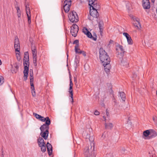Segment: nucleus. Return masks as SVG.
I'll return each instance as SVG.
<instances>
[{
	"mask_svg": "<svg viewBox=\"0 0 157 157\" xmlns=\"http://www.w3.org/2000/svg\"><path fill=\"white\" fill-rule=\"evenodd\" d=\"M66 54H67V59H68V51H67V52Z\"/></svg>",
	"mask_w": 157,
	"mask_h": 157,
	"instance_id": "obj_52",
	"label": "nucleus"
},
{
	"mask_svg": "<svg viewBox=\"0 0 157 157\" xmlns=\"http://www.w3.org/2000/svg\"><path fill=\"white\" fill-rule=\"evenodd\" d=\"M73 44H76L75 46V52H77V50H80L79 47V40H76L73 43Z\"/></svg>",
	"mask_w": 157,
	"mask_h": 157,
	"instance_id": "obj_23",
	"label": "nucleus"
},
{
	"mask_svg": "<svg viewBox=\"0 0 157 157\" xmlns=\"http://www.w3.org/2000/svg\"><path fill=\"white\" fill-rule=\"evenodd\" d=\"M16 10H17V17H18V21H20V20H21V18H20L21 16V10H20V7H17L16 8Z\"/></svg>",
	"mask_w": 157,
	"mask_h": 157,
	"instance_id": "obj_27",
	"label": "nucleus"
},
{
	"mask_svg": "<svg viewBox=\"0 0 157 157\" xmlns=\"http://www.w3.org/2000/svg\"><path fill=\"white\" fill-rule=\"evenodd\" d=\"M16 68L17 69L18 68V67L17 66H16Z\"/></svg>",
	"mask_w": 157,
	"mask_h": 157,
	"instance_id": "obj_60",
	"label": "nucleus"
},
{
	"mask_svg": "<svg viewBox=\"0 0 157 157\" xmlns=\"http://www.w3.org/2000/svg\"><path fill=\"white\" fill-rule=\"evenodd\" d=\"M106 114L107 116L109 114V113L108 112H106Z\"/></svg>",
	"mask_w": 157,
	"mask_h": 157,
	"instance_id": "obj_55",
	"label": "nucleus"
},
{
	"mask_svg": "<svg viewBox=\"0 0 157 157\" xmlns=\"http://www.w3.org/2000/svg\"><path fill=\"white\" fill-rule=\"evenodd\" d=\"M92 11L90 9V14L91 16H92L93 17L97 18L99 16V14L97 11V10L95 9H92Z\"/></svg>",
	"mask_w": 157,
	"mask_h": 157,
	"instance_id": "obj_13",
	"label": "nucleus"
},
{
	"mask_svg": "<svg viewBox=\"0 0 157 157\" xmlns=\"http://www.w3.org/2000/svg\"><path fill=\"white\" fill-rule=\"evenodd\" d=\"M75 81H76V79H75Z\"/></svg>",
	"mask_w": 157,
	"mask_h": 157,
	"instance_id": "obj_63",
	"label": "nucleus"
},
{
	"mask_svg": "<svg viewBox=\"0 0 157 157\" xmlns=\"http://www.w3.org/2000/svg\"><path fill=\"white\" fill-rule=\"evenodd\" d=\"M49 129V126H47V125L43 124L41 125L40 127V129L41 131V133L40 135H41L42 133L46 130H48Z\"/></svg>",
	"mask_w": 157,
	"mask_h": 157,
	"instance_id": "obj_20",
	"label": "nucleus"
},
{
	"mask_svg": "<svg viewBox=\"0 0 157 157\" xmlns=\"http://www.w3.org/2000/svg\"><path fill=\"white\" fill-rule=\"evenodd\" d=\"M119 93L122 100L124 101L125 99V94L123 92H119Z\"/></svg>",
	"mask_w": 157,
	"mask_h": 157,
	"instance_id": "obj_33",
	"label": "nucleus"
},
{
	"mask_svg": "<svg viewBox=\"0 0 157 157\" xmlns=\"http://www.w3.org/2000/svg\"><path fill=\"white\" fill-rule=\"evenodd\" d=\"M115 47L116 50L118 52H119L118 51L119 50L121 51V52H120V54L122 57L124 55V54L125 52V51L123 48V47L122 46L119 44H117V45H116Z\"/></svg>",
	"mask_w": 157,
	"mask_h": 157,
	"instance_id": "obj_12",
	"label": "nucleus"
},
{
	"mask_svg": "<svg viewBox=\"0 0 157 157\" xmlns=\"http://www.w3.org/2000/svg\"><path fill=\"white\" fill-rule=\"evenodd\" d=\"M81 51L80 50H78V52H80V51Z\"/></svg>",
	"mask_w": 157,
	"mask_h": 157,
	"instance_id": "obj_62",
	"label": "nucleus"
},
{
	"mask_svg": "<svg viewBox=\"0 0 157 157\" xmlns=\"http://www.w3.org/2000/svg\"><path fill=\"white\" fill-rule=\"evenodd\" d=\"M45 123L44 124L47 125V126H49V125L51 124V121L48 117H46L45 118Z\"/></svg>",
	"mask_w": 157,
	"mask_h": 157,
	"instance_id": "obj_30",
	"label": "nucleus"
},
{
	"mask_svg": "<svg viewBox=\"0 0 157 157\" xmlns=\"http://www.w3.org/2000/svg\"><path fill=\"white\" fill-rule=\"evenodd\" d=\"M33 115H34L35 117L37 119H39L40 117H40V115L36 113H33Z\"/></svg>",
	"mask_w": 157,
	"mask_h": 157,
	"instance_id": "obj_42",
	"label": "nucleus"
},
{
	"mask_svg": "<svg viewBox=\"0 0 157 157\" xmlns=\"http://www.w3.org/2000/svg\"><path fill=\"white\" fill-rule=\"evenodd\" d=\"M68 17L69 20L72 23H76L78 21L77 14L74 11L69 13Z\"/></svg>",
	"mask_w": 157,
	"mask_h": 157,
	"instance_id": "obj_3",
	"label": "nucleus"
},
{
	"mask_svg": "<svg viewBox=\"0 0 157 157\" xmlns=\"http://www.w3.org/2000/svg\"><path fill=\"white\" fill-rule=\"evenodd\" d=\"M25 10L27 15L28 17V21L29 24H30L31 23V15L30 14V9L29 6V5L26 3H25Z\"/></svg>",
	"mask_w": 157,
	"mask_h": 157,
	"instance_id": "obj_7",
	"label": "nucleus"
},
{
	"mask_svg": "<svg viewBox=\"0 0 157 157\" xmlns=\"http://www.w3.org/2000/svg\"><path fill=\"white\" fill-rule=\"evenodd\" d=\"M16 55H17V54ZM18 55L19 56H17V59L18 61H20V57L19 56V54H18Z\"/></svg>",
	"mask_w": 157,
	"mask_h": 157,
	"instance_id": "obj_48",
	"label": "nucleus"
},
{
	"mask_svg": "<svg viewBox=\"0 0 157 157\" xmlns=\"http://www.w3.org/2000/svg\"><path fill=\"white\" fill-rule=\"evenodd\" d=\"M157 136V133L154 130L150 129V136L147 137V139H149L151 138H154Z\"/></svg>",
	"mask_w": 157,
	"mask_h": 157,
	"instance_id": "obj_18",
	"label": "nucleus"
},
{
	"mask_svg": "<svg viewBox=\"0 0 157 157\" xmlns=\"http://www.w3.org/2000/svg\"><path fill=\"white\" fill-rule=\"evenodd\" d=\"M33 61L34 65L35 66H36L37 64L36 63V56H33Z\"/></svg>",
	"mask_w": 157,
	"mask_h": 157,
	"instance_id": "obj_35",
	"label": "nucleus"
},
{
	"mask_svg": "<svg viewBox=\"0 0 157 157\" xmlns=\"http://www.w3.org/2000/svg\"><path fill=\"white\" fill-rule=\"evenodd\" d=\"M69 75L70 78H72V77H71V73H70V72L69 73Z\"/></svg>",
	"mask_w": 157,
	"mask_h": 157,
	"instance_id": "obj_53",
	"label": "nucleus"
},
{
	"mask_svg": "<svg viewBox=\"0 0 157 157\" xmlns=\"http://www.w3.org/2000/svg\"><path fill=\"white\" fill-rule=\"evenodd\" d=\"M40 117H41L40 118V119H39V120L43 122H44L45 120V118H44L43 117L41 116H40Z\"/></svg>",
	"mask_w": 157,
	"mask_h": 157,
	"instance_id": "obj_43",
	"label": "nucleus"
},
{
	"mask_svg": "<svg viewBox=\"0 0 157 157\" xmlns=\"http://www.w3.org/2000/svg\"><path fill=\"white\" fill-rule=\"evenodd\" d=\"M77 77H76L75 76H74V79H75V78H77Z\"/></svg>",
	"mask_w": 157,
	"mask_h": 157,
	"instance_id": "obj_61",
	"label": "nucleus"
},
{
	"mask_svg": "<svg viewBox=\"0 0 157 157\" xmlns=\"http://www.w3.org/2000/svg\"><path fill=\"white\" fill-rule=\"evenodd\" d=\"M2 64V62L1 60L0 59V65H1Z\"/></svg>",
	"mask_w": 157,
	"mask_h": 157,
	"instance_id": "obj_58",
	"label": "nucleus"
},
{
	"mask_svg": "<svg viewBox=\"0 0 157 157\" xmlns=\"http://www.w3.org/2000/svg\"><path fill=\"white\" fill-rule=\"evenodd\" d=\"M110 61H109V62H108L103 63L105 70L107 73L109 72L110 69L111 68V65L110 64Z\"/></svg>",
	"mask_w": 157,
	"mask_h": 157,
	"instance_id": "obj_11",
	"label": "nucleus"
},
{
	"mask_svg": "<svg viewBox=\"0 0 157 157\" xmlns=\"http://www.w3.org/2000/svg\"><path fill=\"white\" fill-rule=\"evenodd\" d=\"M107 86H108V92L110 94H113V90H112V86L110 83H107Z\"/></svg>",
	"mask_w": 157,
	"mask_h": 157,
	"instance_id": "obj_29",
	"label": "nucleus"
},
{
	"mask_svg": "<svg viewBox=\"0 0 157 157\" xmlns=\"http://www.w3.org/2000/svg\"><path fill=\"white\" fill-rule=\"evenodd\" d=\"M31 50L32 51L33 56H36L37 51L35 46H32Z\"/></svg>",
	"mask_w": 157,
	"mask_h": 157,
	"instance_id": "obj_28",
	"label": "nucleus"
},
{
	"mask_svg": "<svg viewBox=\"0 0 157 157\" xmlns=\"http://www.w3.org/2000/svg\"><path fill=\"white\" fill-rule=\"evenodd\" d=\"M67 4L68 6H71V0H65L64 2V5Z\"/></svg>",
	"mask_w": 157,
	"mask_h": 157,
	"instance_id": "obj_34",
	"label": "nucleus"
},
{
	"mask_svg": "<svg viewBox=\"0 0 157 157\" xmlns=\"http://www.w3.org/2000/svg\"><path fill=\"white\" fill-rule=\"evenodd\" d=\"M91 16H88V19H89L90 20H92L93 19H92L91 18Z\"/></svg>",
	"mask_w": 157,
	"mask_h": 157,
	"instance_id": "obj_49",
	"label": "nucleus"
},
{
	"mask_svg": "<svg viewBox=\"0 0 157 157\" xmlns=\"http://www.w3.org/2000/svg\"><path fill=\"white\" fill-rule=\"evenodd\" d=\"M16 4L17 5L18 4V3L17 2H15V3L14 4Z\"/></svg>",
	"mask_w": 157,
	"mask_h": 157,
	"instance_id": "obj_59",
	"label": "nucleus"
},
{
	"mask_svg": "<svg viewBox=\"0 0 157 157\" xmlns=\"http://www.w3.org/2000/svg\"><path fill=\"white\" fill-rule=\"evenodd\" d=\"M75 62L76 64V66H77V64L79 63V60L77 58V56L76 55L75 56Z\"/></svg>",
	"mask_w": 157,
	"mask_h": 157,
	"instance_id": "obj_40",
	"label": "nucleus"
},
{
	"mask_svg": "<svg viewBox=\"0 0 157 157\" xmlns=\"http://www.w3.org/2000/svg\"><path fill=\"white\" fill-rule=\"evenodd\" d=\"M125 151H126V150L124 149V148H122V149L121 150V152L122 154H124L125 153Z\"/></svg>",
	"mask_w": 157,
	"mask_h": 157,
	"instance_id": "obj_47",
	"label": "nucleus"
},
{
	"mask_svg": "<svg viewBox=\"0 0 157 157\" xmlns=\"http://www.w3.org/2000/svg\"><path fill=\"white\" fill-rule=\"evenodd\" d=\"M70 87L69 89V92L70 93V97L71 99V102L73 104L74 102V99L73 98V93L72 87L73 86V83L71 80L72 79H70Z\"/></svg>",
	"mask_w": 157,
	"mask_h": 157,
	"instance_id": "obj_10",
	"label": "nucleus"
},
{
	"mask_svg": "<svg viewBox=\"0 0 157 157\" xmlns=\"http://www.w3.org/2000/svg\"><path fill=\"white\" fill-rule=\"evenodd\" d=\"M76 53L78 54H82L84 56H86V52H84L83 51H80V52H78V51L77 52H75Z\"/></svg>",
	"mask_w": 157,
	"mask_h": 157,
	"instance_id": "obj_36",
	"label": "nucleus"
},
{
	"mask_svg": "<svg viewBox=\"0 0 157 157\" xmlns=\"http://www.w3.org/2000/svg\"><path fill=\"white\" fill-rule=\"evenodd\" d=\"M78 30V25L75 24H74L71 27L70 33L72 36L75 37L77 35Z\"/></svg>",
	"mask_w": 157,
	"mask_h": 157,
	"instance_id": "obj_5",
	"label": "nucleus"
},
{
	"mask_svg": "<svg viewBox=\"0 0 157 157\" xmlns=\"http://www.w3.org/2000/svg\"><path fill=\"white\" fill-rule=\"evenodd\" d=\"M94 115H98L99 114V112L97 110H96L95 111L94 113Z\"/></svg>",
	"mask_w": 157,
	"mask_h": 157,
	"instance_id": "obj_46",
	"label": "nucleus"
},
{
	"mask_svg": "<svg viewBox=\"0 0 157 157\" xmlns=\"http://www.w3.org/2000/svg\"><path fill=\"white\" fill-rule=\"evenodd\" d=\"M150 130H147L144 131L143 132V136L145 137H144V138L147 139V137L150 136Z\"/></svg>",
	"mask_w": 157,
	"mask_h": 157,
	"instance_id": "obj_24",
	"label": "nucleus"
},
{
	"mask_svg": "<svg viewBox=\"0 0 157 157\" xmlns=\"http://www.w3.org/2000/svg\"><path fill=\"white\" fill-rule=\"evenodd\" d=\"M14 44V48L15 51L17 52H19L20 44L19 40L17 36H16L15 37Z\"/></svg>",
	"mask_w": 157,
	"mask_h": 157,
	"instance_id": "obj_9",
	"label": "nucleus"
},
{
	"mask_svg": "<svg viewBox=\"0 0 157 157\" xmlns=\"http://www.w3.org/2000/svg\"><path fill=\"white\" fill-rule=\"evenodd\" d=\"M4 79H2V81L3 80H4ZM1 79H0V86L2 84V83H1Z\"/></svg>",
	"mask_w": 157,
	"mask_h": 157,
	"instance_id": "obj_51",
	"label": "nucleus"
},
{
	"mask_svg": "<svg viewBox=\"0 0 157 157\" xmlns=\"http://www.w3.org/2000/svg\"><path fill=\"white\" fill-rule=\"evenodd\" d=\"M83 32L85 34H86L89 31L87 29L86 27H84L82 29Z\"/></svg>",
	"mask_w": 157,
	"mask_h": 157,
	"instance_id": "obj_41",
	"label": "nucleus"
},
{
	"mask_svg": "<svg viewBox=\"0 0 157 157\" xmlns=\"http://www.w3.org/2000/svg\"><path fill=\"white\" fill-rule=\"evenodd\" d=\"M134 20L135 22V23H133L134 25L137 29H140L141 28V25L139 21V19L138 18H135L134 19Z\"/></svg>",
	"mask_w": 157,
	"mask_h": 157,
	"instance_id": "obj_19",
	"label": "nucleus"
},
{
	"mask_svg": "<svg viewBox=\"0 0 157 157\" xmlns=\"http://www.w3.org/2000/svg\"><path fill=\"white\" fill-rule=\"evenodd\" d=\"M37 142L39 147L45 145L44 140L41 137H40L37 139Z\"/></svg>",
	"mask_w": 157,
	"mask_h": 157,
	"instance_id": "obj_21",
	"label": "nucleus"
},
{
	"mask_svg": "<svg viewBox=\"0 0 157 157\" xmlns=\"http://www.w3.org/2000/svg\"><path fill=\"white\" fill-rule=\"evenodd\" d=\"M40 147H41V150L43 152H44L46 151V145H44V146H42Z\"/></svg>",
	"mask_w": 157,
	"mask_h": 157,
	"instance_id": "obj_37",
	"label": "nucleus"
},
{
	"mask_svg": "<svg viewBox=\"0 0 157 157\" xmlns=\"http://www.w3.org/2000/svg\"><path fill=\"white\" fill-rule=\"evenodd\" d=\"M121 63L122 65L124 66V65H128V63L127 62H125L123 61H121Z\"/></svg>",
	"mask_w": 157,
	"mask_h": 157,
	"instance_id": "obj_44",
	"label": "nucleus"
},
{
	"mask_svg": "<svg viewBox=\"0 0 157 157\" xmlns=\"http://www.w3.org/2000/svg\"><path fill=\"white\" fill-rule=\"evenodd\" d=\"M142 6L144 9H148L150 8V3L149 0H145L142 2Z\"/></svg>",
	"mask_w": 157,
	"mask_h": 157,
	"instance_id": "obj_16",
	"label": "nucleus"
},
{
	"mask_svg": "<svg viewBox=\"0 0 157 157\" xmlns=\"http://www.w3.org/2000/svg\"><path fill=\"white\" fill-rule=\"evenodd\" d=\"M71 6H68L67 4H65V5H64L63 8L64 11L66 13H67L69 12L70 10V7Z\"/></svg>",
	"mask_w": 157,
	"mask_h": 157,
	"instance_id": "obj_32",
	"label": "nucleus"
},
{
	"mask_svg": "<svg viewBox=\"0 0 157 157\" xmlns=\"http://www.w3.org/2000/svg\"><path fill=\"white\" fill-rule=\"evenodd\" d=\"M105 128L107 129H111L113 127V125L112 123H105Z\"/></svg>",
	"mask_w": 157,
	"mask_h": 157,
	"instance_id": "obj_31",
	"label": "nucleus"
},
{
	"mask_svg": "<svg viewBox=\"0 0 157 157\" xmlns=\"http://www.w3.org/2000/svg\"><path fill=\"white\" fill-rule=\"evenodd\" d=\"M86 34L88 37L96 41V36L95 37H93L92 34L89 31Z\"/></svg>",
	"mask_w": 157,
	"mask_h": 157,
	"instance_id": "obj_26",
	"label": "nucleus"
},
{
	"mask_svg": "<svg viewBox=\"0 0 157 157\" xmlns=\"http://www.w3.org/2000/svg\"><path fill=\"white\" fill-rule=\"evenodd\" d=\"M47 150L48 151V155L50 156L51 155L52 152V145L49 143L48 142L46 144Z\"/></svg>",
	"mask_w": 157,
	"mask_h": 157,
	"instance_id": "obj_17",
	"label": "nucleus"
},
{
	"mask_svg": "<svg viewBox=\"0 0 157 157\" xmlns=\"http://www.w3.org/2000/svg\"><path fill=\"white\" fill-rule=\"evenodd\" d=\"M96 155L94 152H92L91 154H89V155L86 156V157H95Z\"/></svg>",
	"mask_w": 157,
	"mask_h": 157,
	"instance_id": "obj_38",
	"label": "nucleus"
},
{
	"mask_svg": "<svg viewBox=\"0 0 157 157\" xmlns=\"http://www.w3.org/2000/svg\"><path fill=\"white\" fill-rule=\"evenodd\" d=\"M103 23L102 21H100L98 23V27L100 29V34L102 33L103 27Z\"/></svg>",
	"mask_w": 157,
	"mask_h": 157,
	"instance_id": "obj_25",
	"label": "nucleus"
},
{
	"mask_svg": "<svg viewBox=\"0 0 157 157\" xmlns=\"http://www.w3.org/2000/svg\"><path fill=\"white\" fill-rule=\"evenodd\" d=\"M89 5L90 6V8L92 7V9L97 10L100 8V5L97 3L96 0H89Z\"/></svg>",
	"mask_w": 157,
	"mask_h": 157,
	"instance_id": "obj_4",
	"label": "nucleus"
},
{
	"mask_svg": "<svg viewBox=\"0 0 157 157\" xmlns=\"http://www.w3.org/2000/svg\"><path fill=\"white\" fill-rule=\"evenodd\" d=\"M30 79V84L31 86V92L33 97H35L36 96V93L34 88L33 80L34 79Z\"/></svg>",
	"mask_w": 157,
	"mask_h": 157,
	"instance_id": "obj_14",
	"label": "nucleus"
},
{
	"mask_svg": "<svg viewBox=\"0 0 157 157\" xmlns=\"http://www.w3.org/2000/svg\"><path fill=\"white\" fill-rule=\"evenodd\" d=\"M30 78H33V70L31 69L30 70L29 73Z\"/></svg>",
	"mask_w": 157,
	"mask_h": 157,
	"instance_id": "obj_39",
	"label": "nucleus"
},
{
	"mask_svg": "<svg viewBox=\"0 0 157 157\" xmlns=\"http://www.w3.org/2000/svg\"><path fill=\"white\" fill-rule=\"evenodd\" d=\"M25 10L27 15L28 17V21L29 24H30L31 23V15L30 14V9L29 6V5L26 3H25Z\"/></svg>",
	"mask_w": 157,
	"mask_h": 157,
	"instance_id": "obj_8",
	"label": "nucleus"
},
{
	"mask_svg": "<svg viewBox=\"0 0 157 157\" xmlns=\"http://www.w3.org/2000/svg\"><path fill=\"white\" fill-rule=\"evenodd\" d=\"M2 157H4V156H2Z\"/></svg>",
	"mask_w": 157,
	"mask_h": 157,
	"instance_id": "obj_64",
	"label": "nucleus"
},
{
	"mask_svg": "<svg viewBox=\"0 0 157 157\" xmlns=\"http://www.w3.org/2000/svg\"><path fill=\"white\" fill-rule=\"evenodd\" d=\"M0 78H4V77L1 75V74H0Z\"/></svg>",
	"mask_w": 157,
	"mask_h": 157,
	"instance_id": "obj_50",
	"label": "nucleus"
},
{
	"mask_svg": "<svg viewBox=\"0 0 157 157\" xmlns=\"http://www.w3.org/2000/svg\"><path fill=\"white\" fill-rule=\"evenodd\" d=\"M103 118L104 119H105V120H106V119H105V116H103Z\"/></svg>",
	"mask_w": 157,
	"mask_h": 157,
	"instance_id": "obj_57",
	"label": "nucleus"
},
{
	"mask_svg": "<svg viewBox=\"0 0 157 157\" xmlns=\"http://www.w3.org/2000/svg\"><path fill=\"white\" fill-rule=\"evenodd\" d=\"M151 0V2L153 3H154L155 1V0Z\"/></svg>",
	"mask_w": 157,
	"mask_h": 157,
	"instance_id": "obj_56",
	"label": "nucleus"
},
{
	"mask_svg": "<svg viewBox=\"0 0 157 157\" xmlns=\"http://www.w3.org/2000/svg\"><path fill=\"white\" fill-rule=\"evenodd\" d=\"M123 35L126 38L128 44H133V41L132 39L130 36L129 35L128 33H124Z\"/></svg>",
	"mask_w": 157,
	"mask_h": 157,
	"instance_id": "obj_15",
	"label": "nucleus"
},
{
	"mask_svg": "<svg viewBox=\"0 0 157 157\" xmlns=\"http://www.w3.org/2000/svg\"><path fill=\"white\" fill-rule=\"evenodd\" d=\"M94 144L93 143H91L90 145L88 147H86L85 149L84 153L85 155L86 156L89 155L90 152H91V153L93 152V151L94 150Z\"/></svg>",
	"mask_w": 157,
	"mask_h": 157,
	"instance_id": "obj_6",
	"label": "nucleus"
},
{
	"mask_svg": "<svg viewBox=\"0 0 157 157\" xmlns=\"http://www.w3.org/2000/svg\"><path fill=\"white\" fill-rule=\"evenodd\" d=\"M49 133L48 130H46L44 131L42 133L41 135H40L42 137H43L44 139H47Z\"/></svg>",
	"mask_w": 157,
	"mask_h": 157,
	"instance_id": "obj_22",
	"label": "nucleus"
},
{
	"mask_svg": "<svg viewBox=\"0 0 157 157\" xmlns=\"http://www.w3.org/2000/svg\"><path fill=\"white\" fill-rule=\"evenodd\" d=\"M100 59L102 63L110 61V58L104 49L101 48L99 49Z\"/></svg>",
	"mask_w": 157,
	"mask_h": 157,
	"instance_id": "obj_2",
	"label": "nucleus"
},
{
	"mask_svg": "<svg viewBox=\"0 0 157 157\" xmlns=\"http://www.w3.org/2000/svg\"><path fill=\"white\" fill-rule=\"evenodd\" d=\"M15 8H16H16H17V7H19L16 4H15Z\"/></svg>",
	"mask_w": 157,
	"mask_h": 157,
	"instance_id": "obj_54",
	"label": "nucleus"
},
{
	"mask_svg": "<svg viewBox=\"0 0 157 157\" xmlns=\"http://www.w3.org/2000/svg\"><path fill=\"white\" fill-rule=\"evenodd\" d=\"M23 65L24 67V70L23 71L24 77L27 78L28 75L29 66V54L28 52H25L24 53Z\"/></svg>",
	"mask_w": 157,
	"mask_h": 157,
	"instance_id": "obj_1",
	"label": "nucleus"
},
{
	"mask_svg": "<svg viewBox=\"0 0 157 157\" xmlns=\"http://www.w3.org/2000/svg\"><path fill=\"white\" fill-rule=\"evenodd\" d=\"M132 78H138L136 74L135 73H134L133 74L132 76L131 77Z\"/></svg>",
	"mask_w": 157,
	"mask_h": 157,
	"instance_id": "obj_45",
	"label": "nucleus"
}]
</instances>
